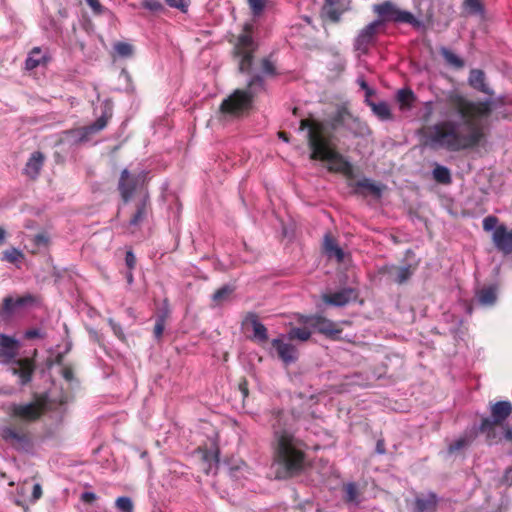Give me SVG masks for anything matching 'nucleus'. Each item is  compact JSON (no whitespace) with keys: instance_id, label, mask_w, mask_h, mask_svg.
Segmentation results:
<instances>
[{"instance_id":"f257e3e1","label":"nucleus","mask_w":512,"mask_h":512,"mask_svg":"<svg viewBox=\"0 0 512 512\" xmlns=\"http://www.w3.org/2000/svg\"><path fill=\"white\" fill-rule=\"evenodd\" d=\"M491 110V100L471 101L455 88L435 94L433 101L423 103L422 119L428 121L436 112L443 120L426 128V144L449 152L478 146L484 137L480 120Z\"/></svg>"},{"instance_id":"f03ea898","label":"nucleus","mask_w":512,"mask_h":512,"mask_svg":"<svg viewBox=\"0 0 512 512\" xmlns=\"http://www.w3.org/2000/svg\"><path fill=\"white\" fill-rule=\"evenodd\" d=\"M290 420L291 416L284 411H277L272 419L273 465L278 479L291 477L304 467L302 442L294 436Z\"/></svg>"},{"instance_id":"7ed1b4c3","label":"nucleus","mask_w":512,"mask_h":512,"mask_svg":"<svg viewBox=\"0 0 512 512\" xmlns=\"http://www.w3.org/2000/svg\"><path fill=\"white\" fill-rule=\"evenodd\" d=\"M300 129L307 130L311 159L326 161L332 171H350L349 162L333 148L332 133L325 123L315 119H303Z\"/></svg>"},{"instance_id":"20e7f679","label":"nucleus","mask_w":512,"mask_h":512,"mask_svg":"<svg viewBox=\"0 0 512 512\" xmlns=\"http://www.w3.org/2000/svg\"><path fill=\"white\" fill-rule=\"evenodd\" d=\"M20 346L14 337L0 333V360L10 364V371L18 377L20 385H26L31 381L35 366L31 359H15Z\"/></svg>"},{"instance_id":"39448f33","label":"nucleus","mask_w":512,"mask_h":512,"mask_svg":"<svg viewBox=\"0 0 512 512\" xmlns=\"http://www.w3.org/2000/svg\"><path fill=\"white\" fill-rule=\"evenodd\" d=\"M264 89V82L261 76L257 75L250 79L246 89L234 91L228 98L223 100L220 111L224 117H238L249 110L253 97Z\"/></svg>"},{"instance_id":"423d86ee","label":"nucleus","mask_w":512,"mask_h":512,"mask_svg":"<svg viewBox=\"0 0 512 512\" xmlns=\"http://www.w3.org/2000/svg\"><path fill=\"white\" fill-rule=\"evenodd\" d=\"M45 412V403L39 399L27 403H11L7 407V413L11 420L20 426L37 421Z\"/></svg>"},{"instance_id":"0eeeda50","label":"nucleus","mask_w":512,"mask_h":512,"mask_svg":"<svg viewBox=\"0 0 512 512\" xmlns=\"http://www.w3.org/2000/svg\"><path fill=\"white\" fill-rule=\"evenodd\" d=\"M252 25H245V33L240 35L238 43L235 47V52L239 57V70L242 73L249 72L253 61V52L255 50V43L249 35Z\"/></svg>"},{"instance_id":"6e6552de","label":"nucleus","mask_w":512,"mask_h":512,"mask_svg":"<svg viewBox=\"0 0 512 512\" xmlns=\"http://www.w3.org/2000/svg\"><path fill=\"white\" fill-rule=\"evenodd\" d=\"M512 413V404L509 401H499L491 406V418H484L479 426V431L486 433L488 437L494 433V427L502 424Z\"/></svg>"},{"instance_id":"1a4fd4ad","label":"nucleus","mask_w":512,"mask_h":512,"mask_svg":"<svg viewBox=\"0 0 512 512\" xmlns=\"http://www.w3.org/2000/svg\"><path fill=\"white\" fill-rule=\"evenodd\" d=\"M382 26L383 20L376 19L361 29L354 40V49L360 54H367Z\"/></svg>"},{"instance_id":"9d476101","label":"nucleus","mask_w":512,"mask_h":512,"mask_svg":"<svg viewBox=\"0 0 512 512\" xmlns=\"http://www.w3.org/2000/svg\"><path fill=\"white\" fill-rule=\"evenodd\" d=\"M146 177L145 171L137 174H131L127 169L122 171L118 188L124 202H128L132 198L134 191L144 184Z\"/></svg>"},{"instance_id":"9b49d317","label":"nucleus","mask_w":512,"mask_h":512,"mask_svg":"<svg viewBox=\"0 0 512 512\" xmlns=\"http://www.w3.org/2000/svg\"><path fill=\"white\" fill-rule=\"evenodd\" d=\"M1 435L4 441L17 450L27 451L31 446L30 435L24 426H6L2 429Z\"/></svg>"},{"instance_id":"f8f14e48","label":"nucleus","mask_w":512,"mask_h":512,"mask_svg":"<svg viewBox=\"0 0 512 512\" xmlns=\"http://www.w3.org/2000/svg\"><path fill=\"white\" fill-rule=\"evenodd\" d=\"M306 324L309 325V327L313 328L314 330L318 331L319 333H322L326 335L327 337L336 339L338 338V335L341 333V329L338 327V325L322 316H312L306 319Z\"/></svg>"},{"instance_id":"ddd939ff","label":"nucleus","mask_w":512,"mask_h":512,"mask_svg":"<svg viewBox=\"0 0 512 512\" xmlns=\"http://www.w3.org/2000/svg\"><path fill=\"white\" fill-rule=\"evenodd\" d=\"M272 346L285 364L294 363L298 359L297 349L292 344L284 342L283 336L273 339Z\"/></svg>"},{"instance_id":"4468645a","label":"nucleus","mask_w":512,"mask_h":512,"mask_svg":"<svg viewBox=\"0 0 512 512\" xmlns=\"http://www.w3.org/2000/svg\"><path fill=\"white\" fill-rule=\"evenodd\" d=\"M492 240L495 247L504 252H512V231L508 230L505 225H499L492 235Z\"/></svg>"},{"instance_id":"2eb2a0df","label":"nucleus","mask_w":512,"mask_h":512,"mask_svg":"<svg viewBox=\"0 0 512 512\" xmlns=\"http://www.w3.org/2000/svg\"><path fill=\"white\" fill-rule=\"evenodd\" d=\"M109 117L110 115L104 113L93 124L71 131L70 133L74 134L79 141H84L88 138L90 134L96 133L104 129L107 125Z\"/></svg>"},{"instance_id":"dca6fc26","label":"nucleus","mask_w":512,"mask_h":512,"mask_svg":"<svg viewBox=\"0 0 512 512\" xmlns=\"http://www.w3.org/2000/svg\"><path fill=\"white\" fill-rule=\"evenodd\" d=\"M355 297L354 290L351 288L342 289L332 294H325L323 300L325 303L341 307L345 306Z\"/></svg>"},{"instance_id":"f3484780","label":"nucleus","mask_w":512,"mask_h":512,"mask_svg":"<svg viewBox=\"0 0 512 512\" xmlns=\"http://www.w3.org/2000/svg\"><path fill=\"white\" fill-rule=\"evenodd\" d=\"M33 301L34 298L31 295L19 297L16 300H14L11 297H6L3 302V307L0 310V317L3 316L4 314L13 313L18 308L31 304Z\"/></svg>"},{"instance_id":"a211bd4d","label":"nucleus","mask_w":512,"mask_h":512,"mask_svg":"<svg viewBox=\"0 0 512 512\" xmlns=\"http://www.w3.org/2000/svg\"><path fill=\"white\" fill-rule=\"evenodd\" d=\"M323 250L328 258H335L337 262L344 260V251L330 234L324 236Z\"/></svg>"},{"instance_id":"6ab92c4d","label":"nucleus","mask_w":512,"mask_h":512,"mask_svg":"<svg viewBox=\"0 0 512 512\" xmlns=\"http://www.w3.org/2000/svg\"><path fill=\"white\" fill-rule=\"evenodd\" d=\"M382 190L383 185L378 184L369 178H363L357 181L355 184V191L363 195L371 194L375 197H380L382 194Z\"/></svg>"},{"instance_id":"aec40b11","label":"nucleus","mask_w":512,"mask_h":512,"mask_svg":"<svg viewBox=\"0 0 512 512\" xmlns=\"http://www.w3.org/2000/svg\"><path fill=\"white\" fill-rule=\"evenodd\" d=\"M438 503V497L433 492L416 498V512H434Z\"/></svg>"},{"instance_id":"412c9836","label":"nucleus","mask_w":512,"mask_h":512,"mask_svg":"<svg viewBox=\"0 0 512 512\" xmlns=\"http://www.w3.org/2000/svg\"><path fill=\"white\" fill-rule=\"evenodd\" d=\"M497 291L496 285L485 286L477 292V301L485 307L493 306L497 301Z\"/></svg>"},{"instance_id":"4be33fe9","label":"nucleus","mask_w":512,"mask_h":512,"mask_svg":"<svg viewBox=\"0 0 512 512\" xmlns=\"http://www.w3.org/2000/svg\"><path fill=\"white\" fill-rule=\"evenodd\" d=\"M43 162H44L43 154L40 152H34L25 165V168H24L25 174L28 177L35 179L38 176V174L43 166Z\"/></svg>"},{"instance_id":"5701e85b","label":"nucleus","mask_w":512,"mask_h":512,"mask_svg":"<svg viewBox=\"0 0 512 512\" xmlns=\"http://www.w3.org/2000/svg\"><path fill=\"white\" fill-rule=\"evenodd\" d=\"M468 82L470 86L473 87L474 89L481 91L485 94H492V91L485 83V74L483 71L478 69L471 70Z\"/></svg>"},{"instance_id":"b1692460","label":"nucleus","mask_w":512,"mask_h":512,"mask_svg":"<svg viewBox=\"0 0 512 512\" xmlns=\"http://www.w3.org/2000/svg\"><path fill=\"white\" fill-rule=\"evenodd\" d=\"M247 321L251 323L253 329L252 339L259 343L266 342L268 340L267 328L258 320L257 316L252 314Z\"/></svg>"},{"instance_id":"393cba45","label":"nucleus","mask_w":512,"mask_h":512,"mask_svg":"<svg viewBox=\"0 0 512 512\" xmlns=\"http://www.w3.org/2000/svg\"><path fill=\"white\" fill-rule=\"evenodd\" d=\"M0 260L19 266L18 264L24 260V254L18 248L11 247L1 253Z\"/></svg>"},{"instance_id":"a878e982","label":"nucleus","mask_w":512,"mask_h":512,"mask_svg":"<svg viewBox=\"0 0 512 512\" xmlns=\"http://www.w3.org/2000/svg\"><path fill=\"white\" fill-rule=\"evenodd\" d=\"M474 435L473 433H466L462 436H460L458 439H456L454 442H452L448 446V453L454 454L456 452H459L465 448H467L473 441Z\"/></svg>"},{"instance_id":"bb28decb","label":"nucleus","mask_w":512,"mask_h":512,"mask_svg":"<svg viewBox=\"0 0 512 512\" xmlns=\"http://www.w3.org/2000/svg\"><path fill=\"white\" fill-rule=\"evenodd\" d=\"M147 213H148L147 202L144 199L143 201L138 203L136 212L129 221V227L132 228V227L139 226L146 218Z\"/></svg>"},{"instance_id":"cd10ccee","label":"nucleus","mask_w":512,"mask_h":512,"mask_svg":"<svg viewBox=\"0 0 512 512\" xmlns=\"http://www.w3.org/2000/svg\"><path fill=\"white\" fill-rule=\"evenodd\" d=\"M44 59H45V57L42 55L41 49L38 47H35L29 53V55L25 61V68L27 70H33L36 67H38L44 61Z\"/></svg>"},{"instance_id":"c85d7f7f","label":"nucleus","mask_w":512,"mask_h":512,"mask_svg":"<svg viewBox=\"0 0 512 512\" xmlns=\"http://www.w3.org/2000/svg\"><path fill=\"white\" fill-rule=\"evenodd\" d=\"M395 7L396 6L390 2H384L374 5L373 11L382 18L381 20H383L384 23L385 21L391 20Z\"/></svg>"},{"instance_id":"c756f323","label":"nucleus","mask_w":512,"mask_h":512,"mask_svg":"<svg viewBox=\"0 0 512 512\" xmlns=\"http://www.w3.org/2000/svg\"><path fill=\"white\" fill-rule=\"evenodd\" d=\"M390 21H394L397 23H408L412 25L418 24V21L414 17V15L408 11L400 10L395 7L394 12L392 14V18Z\"/></svg>"},{"instance_id":"7c9ffc66","label":"nucleus","mask_w":512,"mask_h":512,"mask_svg":"<svg viewBox=\"0 0 512 512\" xmlns=\"http://www.w3.org/2000/svg\"><path fill=\"white\" fill-rule=\"evenodd\" d=\"M309 328L310 327H309L308 324L305 327H295V328H292L288 332L287 337L290 340L297 339V340H300V341H307L310 338L311 334H312V331Z\"/></svg>"},{"instance_id":"2f4dec72","label":"nucleus","mask_w":512,"mask_h":512,"mask_svg":"<svg viewBox=\"0 0 512 512\" xmlns=\"http://www.w3.org/2000/svg\"><path fill=\"white\" fill-rule=\"evenodd\" d=\"M433 178L441 184H449L451 183V173L450 170L442 165H436L433 169Z\"/></svg>"},{"instance_id":"473e14b6","label":"nucleus","mask_w":512,"mask_h":512,"mask_svg":"<svg viewBox=\"0 0 512 512\" xmlns=\"http://www.w3.org/2000/svg\"><path fill=\"white\" fill-rule=\"evenodd\" d=\"M414 98V93L410 89H400L397 92V100L400 102L402 109H410Z\"/></svg>"},{"instance_id":"72a5a7b5","label":"nucleus","mask_w":512,"mask_h":512,"mask_svg":"<svg viewBox=\"0 0 512 512\" xmlns=\"http://www.w3.org/2000/svg\"><path fill=\"white\" fill-rule=\"evenodd\" d=\"M370 106H371L373 112L381 120H388L391 118L390 108L387 103H385V102L370 103Z\"/></svg>"},{"instance_id":"f704fd0d","label":"nucleus","mask_w":512,"mask_h":512,"mask_svg":"<svg viewBox=\"0 0 512 512\" xmlns=\"http://www.w3.org/2000/svg\"><path fill=\"white\" fill-rule=\"evenodd\" d=\"M441 54L444 57V59L446 60V62L448 64H450L451 66H453L455 68L463 67V65H464L463 60L460 59L455 53H453L449 49L442 48L441 49Z\"/></svg>"},{"instance_id":"c9c22d12","label":"nucleus","mask_w":512,"mask_h":512,"mask_svg":"<svg viewBox=\"0 0 512 512\" xmlns=\"http://www.w3.org/2000/svg\"><path fill=\"white\" fill-rule=\"evenodd\" d=\"M232 292L233 288L231 286L225 285L213 294L212 299L216 304H221L229 298Z\"/></svg>"},{"instance_id":"e433bc0d","label":"nucleus","mask_w":512,"mask_h":512,"mask_svg":"<svg viewBox=\"0 0 512 512\" xmlns=\"http://www.w3.org/2000/svg\"><path fill=\"white\" fill-rule=\"evenodd\" d=\"M251 9L252 15L256 18L262 15L264 12L268 0H247Z\"/></svg>"},{"instance_id":"4c0bfd02","label":"nucleus","mask_w":512,"mask_h":512,"mask_svg":"<svg viewBox=\"0 0 512 512\" xmlns=\"http://www.w3.org/2000/svg\"><path fill=\"white\" fill-rule=\"evenodd\" d=\"M345 490V500L348 503L358 504V491L357 487L354 483H348L344 487Z\"/></svg>"},{"instance_id":"58836bf2","label":"nucleus","mask_w":512,"mask_h":512,"mask_svg":"<svg viewBox=\"0 0 512 512\" xmlns=\"http://www.w3.org/2000/svg\"><path fill=\"white\" fill-rule=\"evenodd\" d=\"M412 275L410 266H402L396 268L394 280L395 282L402 284L406 282Z\"/></svg>"},{"instance_id":"ea45409f","label":"nucleus","mask_w":512,"mask_h":512,"mask_svg":"<svg viewBox=\"0 0 512 512\" xmlns=\"http://www.w3.org/2000/svg\"><path fill=\"white\" fill-rule=\"evenodd\" d=\"M114 50L122 58H128L133 54V46L126 42H118L114 45Z\"/></svg>"},{"instance_id":"a19ab883","label":"nucleus","mask_w":512,"mask_h":512,"mask_svg":"<svg viewBox=\"0 0 512 512\" xmlns=\"http://www.w3.org/2000/svg\"><path fill=\"white\" fill-rule=\"evenodd\" d=\"M115 505L117 509L122 512H132L133 510L132 500L126 496L118 497L115 501Z\"/></svg>"},{"instance_id":"79ce46f5","label":"nucleus","mask_w":512,"mask_h":512,"mask_svg":"<svg viewBox=\"0 0 512 512\" xmlns=\"http://www.w3.org/2000/svg\"><path fill=\"white\" fill-rule=\"evenodd\" d=\"M323 11L325 15L333 22L339 21L341 17V12L334 7V4H325Z\"/></svg>"},{"instance_id":"37998d69","label":"nucleus","mask_w":512,"mask_h":512,"mask_svg":"<svg viewBox=\"0 0 512 512\" xmlns=\"http://www.w3.org/2000/svg\"><path fill=\"white\" fill-rule=\"evenodd\" d=\"M464 4L466 9L473 14H481L483 12L480 0H465Z\"/></svg>"},{"instance_id":"c03bdc74","label":"nucleus","mask_w":512,"mask_h":512,"mask_svg":"<svg viewBox=\"0 0 512 512\" xmlns=\"http://www.w3.org/2000/svg\"><path fill=\"white\" fill-rule=\"evenodd\" d=\"M498 219L495 216H487L483 219V229L485 231H495Z\"/></svg>"},{"instance_id":"a18cd8bd","label":"nucleus","mask_w":512,"mask_h":512,"mask_svg":"<svg viewBox=\"0 0 512 512\" xmlns=\"http://www.w3.org/2000/svg\"><path fill=\"white\" fill-rule=\"evenodd\" d=\"M165 327V319L164 316H159L156 320L155 327H154V335L156 338H160L163 334Z\"/></svg>"},{"instance_id":"49530a36","label":"nucleus","mask_w":512,"mask_h":512,"mask_svg":"<svg viewBox=\"0 0 512 512\" xmlns=\"http://www.w3.org/2000/svg\"><path fill=\"white\" fill-rule=\"evenodd\" d=\"M262 72L267 76L275 75V66L268 59L262 61Z\"/></svg>"},{"instance_id":"de8ad7c7","label":"nucleus","mask_w":512,"mask_h":512,"mask_svg":"<svg viewBox=\"0 0 512 512\" xmlns=\"http://www.w3.org/2000/svg\"><path fill=\"white\" fill-rule=\"evenodd\" d=\"M143 6L151 11H159L163 8L162 4L158 0H144Z\"/></svg>"},{"instance_id":"09e8293b","label":"nucleus","mask_w":512,"mask_h":512,"mask_svg":"<svg viewBox=\"0 0 512 512\" xmlns=\"http://www.w3.org/2000/svg\"><path fill=\"white\" fill-rule=\"evenodd\" d=\"M166 3L173 8L184 11L188 6V0H166Z\"/></svg>"},{"instance_id":"8fccbe9b","label":"nucleus","mask_w":512,"mask_h":512,"mask_svg":"<svg viewBox=\"0 0 512 512\" xmlns=\"http://www.w3.org/2000/svg\"><path fill=\"white\" fill-rule=\"evenodd\" d=\"M109 325L111 326V329L114 332V334L119 339H123L124 338V333H123L122 328H121V326L119 324L114 322L112 319H109Z\"/></svg>"},{"instance_id":"3c124183","label":"nucleus","mask_w":512,"mask_h":512,"mask_svg":"<svg viewBox=\"0 0 512 512\" xmlns=\"http://www.w3.org/2000/svg\"><path fill=\"white\" fill-rule=\"evenodd\" d=\"M125 263L127 267L132 270L136 265V257L132 251H127L125 256Z\"/></svg>"},{"instance_id":"603ef678","label":"nucleus","mask_w":512,"mask_h":512,"mask_svg":"<svg viewBox=\"0 0 512 512\" xmlns=\"http://www.w3.org/2000/svg\"><path fill=\"white\" fill-rule=\"evenodd\" d=\"M85 1L96 14L102 13L103 7L98 0H85Z\"/></svg>"},{"instance_id":"864d4df0","label":"nucleus","mask_w":512,"mask_h":512,"mask_svg":"<svg viewBox=\"0 0 512 512\" xmlns=\"http://www.w3.org/2000/svg\"><path fill=\"white\" fill-rule=\"evenodd\" d=\"M34 243L35 245H37L38 247H41V246H46L47 243H48V237L45 235V234H37L35 237H34Z\"/></svg>"},{"instance_id":"5fc2aeb1","label":"nucleus","mask_w":512,"mask_h":512,"mask_svg":"<svg viewBox=\"0 0 512 512\" xmlns=\"http://www.w3.org/2000/svg\"><path fill=\"white\" fill-rule=\"evenodd\" d=\"M24 336L25 338L27 339H33V338H39V337H42L43 334L41 332L40 329H30V330H27L25 333H24Z\"/></svg>"},{"instance_id":"6e6d98bb","label":"nucleus","mask_w":512,"mask_h":512,"mask_svg":"<svg viewBox=\"0 0 512 512\" xmlns=\"http://www.w3.org/2000/svg\"><path fill=\"white\" fill-rule=\"evenodd\" d=\"M502 483L507 486L512 485V466L506 469L502 477Z\"/></svg>"},{"instance_id":"4d7b16f0","label":"nucleus","mask_w":512,"mask_h":512,"mask_svg":"<svg viewBox=\"0 0 512 512\" xmlns=\"http://www.w3.org/2000/svg\"><path fill=\"white\" fill-rule=\"evenodd\" d=\"M359 86L365 91L366 97H370L373 94V90L368 86L363 78L357 80Z\"/></svg>"},{"instance_id":"13d9d810","label":"nucleus","mask_w":512,"mask_h":512,"mask_svg":"<svg viewBox=\"0 0 512 512\" xmlns=\"http://www.w3.org/2000/svg\"><path fill=\"white\" fill-rule=\"evenodd\" d=\"M42 495V488L41 485L36 483L33 486V492H32V498L33 500H38Z\"/></svg>"},{"instance_id":"bf43d9fd","label":"nucleus","mask_w":512,"mask_h":512,"mask_svg":"<svg viewBox=\"0 0 512 512\" xmlns=\"http://www.w3.org/2000/svg\"><path fill=\"white\" fill-rule=\"evenodd\" d=\"M81 498L84 502L90 503L96 499V495L93 492H84Z\"/></svg>"},{"instance_id":"052dcab7","label":"nucleus","mask_w":512,"mask_h":512,"mask_svg":"<svg viewBox=\"0 0 512 512\" xmlns=\"http://www.w3.org/2000/svg\"><path fill=\"white\" fill-rule=\"evenodd\" d=\"M62 375L64 377V379L67 381V382H70L73 378V374H72V371L68 368H63L62 369Z\"/></svg>"},{"instance_id":"680f3d73","label":"nucleus","mask_w":512,"mask_h":512,"mask_svg":"<svg viewBox=\"0 0 512 512\" xmlns=\"http://www.w3.org/2000/svg\"><path fill=\"white\" fill-rule=\"evenodd\" d=\"M7 232L6 230L0 226V245H3L6 242Z\"/></svg>"},{"instance_id":"e2e57ef3","label":"nucleus","mask_w":512,"mask_h":512,"mask_svg":"<svg viewBox=\"0 0 512 512\" xmlns=\"http://www.w3.org/2000/svg\"><path fill=\"white\" fill-rule=\"evenodd\" d=\"M504 438L506 440H509L511 441L512 440V427L511 428H508L506 429L505 433H504Z\"/></svg>"},{"instance_id":"0e129e2a","label":"nucleus","mask_w":512,"mask_h":512,"mask_svg":"<svg viewBox=\"0 0 512 512\" xmlns=\"http://www.w3.org/2000/svg\"><path fill=\"white\" fill-rule=\"evenodd\" d=\"M376 450L378 453L380 454H383L385 452L384 448H383V442L382 441H378L377 442V445H376Z\"/></svg>"},{"instance_id":"69168bd1","label":"nucleus","mask_w":512,"mask_h":512,"mask_svg":"<svg viewBox=\"0 0 512 512\" xmlns=\"http://www.w3.org/2000/svg\"><path fill=\"white\" fill-rule=\"evenodd\" d=\"M126 279H127L128 284L133 283V274H132L131 270L126 274Z\"/></svg>"},{"instance_id":"338daca9","label":"nucleus","mask_w":512,"mask_h":512,"mask_svg":"<svg viewBox=\"0 0 512 512\" xmlns=\"http://www.w3.org/2000/svg\"><path fill=\"white\" fill-rule=\"evenodd\" d=\"M67 401H68V396H67V395H65V396H61V397L59 398V403H60V404H64V403H66Z\"/></svg>"},{"instance_id":"774afa93","label":"nucleus","mask_w":512,"mask_h":512,"mask_svg":"<svg viewBox=\"0 0 512 512\" xmlns=\"http://www.w3.org/2000/svg\"><path fill=\"white\" fill-rule=\"evenodd\" d=\"M240 389H241V391H242V393H243L244 397H246V396H247V394H248V391H247L246 387H244V385H243V384H240Z\"/></svg>"}]
</instances>
